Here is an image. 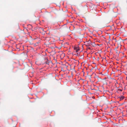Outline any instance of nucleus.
<instances>
[{
	"label": "nucleus",
	"instance_id": "nucleus-1",
	"mask_svg": "<svg viewBox=\"0 0 127 127\" xmlns=\"http://www.w3.org/2000/svg\"><path fill=\"white\" fill-rule=\"evenodd\" d=\"M74 50H76V52H78L80 50V49L79 47H74Z\"/></svg>",
	"mask_w": 127,
	"mask_h": 127
},
{
	"label": "nucleus",
	"instance_id": "nucleus-3",
	"mask_svg": "<svg viewBox=\"0 0 127 127\" xmlns=\"http://www.w3.org/2000/svg\"><path fill=\"white\" fill-rule=\"evenodd\" d=\"M118 90H119L120 91H122V90L120 89H119Z\"/></svg>",
	"mask_w": 127,
	"mask_h": 127
},
{
	"label": "nucleus",
	"instance_id": "nucleus-2",
	"mask_svg": "<svg viewBox=\"0 0 127 127\" xmlns=\"http://www.w3.org/2000/svg\"><path fill=\"white\" fill-rule=\"evenodd\" d=\"M120 100H122L124 98V97L123 96H121V97H120Z\"/></svg>",
	"mask_w": 127,
	"mask_h": 127
},
{
	"label": "nucleus",
	"instance_id": "nucleus-5",
	"mask_svg": "<svg viewBox=\"0 0 127 127\" xmlns=\"http://www.w3.org/2000/svg\"><path fill=\"white\" fill-rule=\"evenodd\" d=\"M118 48V47H116V48Z\"/></svg>",
	"mask_w": 127,
	"mask_h": 127
},
{
	"label": "nucleus",
	"instance_id": "nucleus-4",
	"mask_svg": "<svg viewBox=\"0 0 127 127\" xmlns=\"http://www.w3.org/2000/svg\"><path fill=\"white\" fill-rule=\"evenodd\" d=\"M29 26H31L32 27V26L31 25H29Z\"/></svg>",
	"mask_w": 127,
	"mask_h": 127
}]
</instances>
